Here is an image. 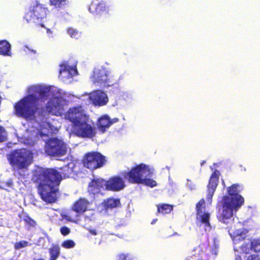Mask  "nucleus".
<instances>
[{
    "label": "nucleus",
    "mask_w": 260,
    "mask_h": 260,
    "mask_svg": "<svg viewBox=\"0 0 260 260\" xmlns=\"http://www.w3.org/2000/svg\"><path fill=\"white\" fill-rule=\"evenodd\" d=\"M60 170L38 167L33 171L32 180L37 185V191L41 199L47 204L57 201L62 180L69 178L73 173L72 168L68 166Z\"/></svg>",
    "instance_id": "1"
},
{
    "label": "nucleus",
    "mask_w": 260,
    "mask_h": 260,
    "mask_svg": "<svg viewBox=\"0 0 260 260\" xmlns=\"http://www.w3.org/2000/svg\"><path fill=\"white\" fill-rule=\"evenodd\" d=\"M238 184H233L227 188L228 196L222 197L217 212L218 220L223 223L227 224L228 220L231 219L234 214L244 204V199L239 194L240 190L238 189Z\"/></svg>",
    "instance_id": "2"
},
{
    "label": "nucleus",
    "mask_w": 260,
    "mask_h": 260,
    "mask_svg": "<svg viewBox=\"0 0 260 260\" xmlns=\"http://www.w3.org/2000/svg\"><path fill=\"white\" fill-rule=\"evenodd\" d=\"M65 117L72 124V132L82 138H92L96 134L95 127L89 123V117L81 106L70 108Z\"/></svg>",
    "instance_id": "3"
},
{
    "label": "nucleus",
    "mask_w": 260,
    "mask_h": 260,
    "mask_svg": "<svg viewBox=\"0 0 260 260\" xmlns=\"http://www.w3.org/2000/svg\"><path fill=\"white\" fill-rule=\"evenodd\" d=\"M38 98L32 94L21 99L14 105L15 114L26 120H36L44 115V108L37 104Z\"/></svg>",
    "instance_id": "4"
},
{
    "label": "nucleus",
    "mask_w": 260,
    "mask_h": 260,
    "mask_svg": "<svg viewBox=\"0 0 260 260\" xmlns=\"http://www.w3.org/2000/svg\"><path fill=\"white\" fill-rule=\"evenodd\" d=\"M121 176L131 184H143L150 187L157 186L155 180L150 177L153 174V170L144 164L136 165L128 171H123Z\"/></svg>",
    "instance_id": "5"
},
{
    "label": "nucleus",
    "mask_w": 260,
    "mask_h": 260,
    "mask_svg": "<svg viewBox=\"0 0 260 260\" xmlns=\"http://www.w3.org/2000/svg\"><path fill=\"white\" fill-rule=\"evenodd\" d=\"M8 160L12 168L17 170H26L33 161L31 151L20 148L13 150L7 156Z\"/></svg>",
    "instance_id": "6"
},
{
    "label": "nucleus",
    "mask_w": 260,
    "mask_h": 260,
    "mask_svg": "<svg viewBox=\"0 0 260 260\" xmlns=\"http://www.w3.org/2000/svg\"><path fill=\"white\" fill-rule=\"evenodd\" d=\"M94 84L102 88L113 86L117 83V80L106 68H95L90 77Z\"/></svg>",
    "instance_id": "7"
},
{
    "label": "nucleus",
    "mask_w": 260,
    "mask_h": 260,
    "mask_svg": "<svg viewBox=\"0 0 260 260\" xmlns=\"http://www.w3.org/2000/svg\"><path fill=\"white\" fill-rule=\"evenodd\" d=\"M47 8L38 2L30 8L29 10L26 12L24 18L28 23H35L37 26L44 27L42 20L46 17Z\"/></svg>",
    "instance_id": "8"
},
{
    "label": "nucleus",
    "mask_w": 260,
    "mask_h": 260,
    "mask_svg": "<svg viewBox=\"0 0 260 260\" xmlns=\"http://www.w3.org/2000/svg\"><path fill=\"white\" fill-rule=\"evenodd\" d=\"M107 160L106 156L98 151H91L85 153L82 159L83 166L90 170L104 167Z\"/></svg>",
    "instance_id": "9"
},
{
    "label": "nucleus",
    "mask_w": 260,
    "mask_h": 260,
    "mask_svg": "<svg viewBox=\"0 0 260 260\" xmlns=\"http://www.w3.org/2000/svg\"><path fill=\"white\" fill-rule=\"evenodd\" d=\"M67 144L57 138L50 139L46 144L45 152L49 156H62L67 154Z\"/></svg>",
    "instance_id": "10"
},
{
    "label": "nucleus",
    "mask_w": 260,
    "mask_h": 260,
    "mask_svg": "<svg viewBox=\"0 0 260 260\" xmlns=\"http://www.w3.org/2000/svg\"><path fill=\"white\" fill-rule=\"evenodd\" d=\"M62 101L61 96L51 98L45 106L47 112L53 115H61L63 111Z\"/></svg>",
    "instance_id": "11"
},
{
    "label": "nucleus",
    "mask_w": 260,
    "mask_h": 260,
    "mask_svg": "<svg viewBox=\"0 0 260 260\" xmlns=\"http://www.w3.org/2000/svg\"><path fill=\"white\" fill-rule=\"evenodd\" d=\"M106 190V180L102 178H93L91 180L87 187V191L93 196L92 202L95 200V196L101 194L104 196L102 190Z\"/></svg>",
    "instance_id": "12"
},
{
    "label": "nucleus",
    "mask_w": 260,
    "mask_h": 260,
    "mask_svg": "<svg viewBox=\"0 0 260 260\" xmlns=\"http://www.w3.org/2000/svg\"><path fill=\"white\" fill-rule=\"evenodd\" d=\"M89 12L97 18L106 19L109 16V9L106 4L103 2L98 4L92 2L89 7Z\"/></svg>",
    "instance_id": "13"
},
{
    "label": "nucleus",
    "mask_w": 260,
    "mask_h": 260,
    "mask_svg": "<svg viewBox=\"0 0 260 260\" xmlns=\"http://www.w3.org/2000/svg\"><path fill=\"white\" fill-rule=\"evenodd\" d=\"M219 175L220 173L219 171L215 170L210 176L207 185V199L208 201L211 200L214 192L216 189L218 184Z\"/></svg>",
    "instance_id": "14"
},
{
    "label": "nucleus",
    "mask_w": 260,
    "mask_h": 260,
    "mask_svg": "<svg viewBox=\"0 0 260 260\" xmlns=\"http://www.w3.org/2000/svg\"><path fill=\"white\" fill-rule=\"evenodd\" d=\"M106 190H107L118 191L125 187L122 178L117 176L110 177L108 180H106Z\"/></svg>",
    "instance_id": "15"
},
{
    "label": "nucleus",
    "mask_w": 260,
    "mask_h": 260,
    "mask_svg": "<svg viewBox=\"0 0 260 260\" xmlns=\"http://www.w3.org/2000/svg\"><path fill=\"white\" fill-rule=\"evenodd\" d=\"M120 200L118 198L110 197L105 199L101 203V212L107 213L113 209L120 207Z\"/></svg>",
    "instance_id": "16"
},
{
    "label": "nucleus",
    "mask_w": 260,
    "mask_h": 260,
    "mask_svg": "<svg viewBox=\"0 0 260 260\" xmlns=\"http://www.w3.org/2000/svg\"><path fill=\"white\" fill-rule=\"evenodd\" d=\"M241 252L245 254L250 253V251L260 252V238L253 239L248 243H244L240 247Z\"/></svg>",
    "instance_id": "17"
},
{
    "label": "nucleus",
    "mask_w": 260,
    "mask_h": 260,
    "mask_svg": "<svg viewBox=\"0 0 260 260\" xmlns=\"http://www.w3.org/2000/svg\"><path fill=\"white\" fill-rule=\"evenodd\" d=\"M91 99L93 103L96 106H102L105 105L108 98L107 94L101 90H96L92 94Z\"/></svg>",
    "instance_id": "18"
},
{
    "label": "nucleus",
    "mask_w": 260,
    "mask_h": 260,
    "mask_svg": "<svg viewBox=\"0 0 260 260\" xmlns=\"http://www.w3.org/2000/svg\"><path fill=\"white\" fill-rule=\"evenodd\" d=\"M90 202L84 198H79L73 204V209L76 212L81 214L87 210Z\"/></svg>",
    "instance_id": "19"
},
{
    "label": "nucleus",
    "mask_w": 260,
    "mask_h": 260,
    "mask_svg": "<svg viewBox=\"0 0 260 260\" xmlns=\"http://www.w3.org/2000/svg\"><path fill=\"white\" fill-rule=\"evenodd\" d=\"M96 126L101 133H105L111 126L110 117L107 115L101 116L96 121Z\"/></svg>",
    "instance_id": "20"
},
{
    "label": "nucleus",
    "mask_w": 260,
    "mask_h": 260,
    "mask_svg": "<svg viewBox=\"0 0 260 260\" xmlns=\"http://www.w3.org/2000/svg\"><path fill=\"white\" fill-rule=\"evenodd\" d=\"M48 252L50 254L49 260H56L60 253L59 246L57 244H52L49 248Z\"/></svg>",
    "instance_id": "21"
},
{
    "label": "nucleus",
    "mask_w": 260,
    "mask_h": 260,
    "mask_svg": "<svg viewBox=\"0 0 260 260\" xmlns=\"http://www.w3.org/2000/svg\"><path fill=\"white\" fill-rule=\"evenodd\" d=\"M157 207V213L162 214H169L173 209V206L169 204H158Z\"/></svg>",
    "instance_id": "22"
},
{
    "label": "nucleus",
    "mask_w": 260,
    "mask_h": 260,
    "mask_svg": "<svg viewBox=\"0 0 260 260\" xmlns=\"http://www.w3.org/2000/svg\"><path fill=\"white\" fill-rule=\"evenodd\" d=\"M11 46L6 40L0 41V54L8 55L10 54Z\"/></svg>",
    "instance_id": "23"
},
{
    "label": "nucleus",
    "mask_w": 260,
    "mask_h": 260,
    "mask_svg": "<svg viewBox=\"0 0 260 260\" xmlns=\"http://www.w3.org/2000/svg\"><path fill=\"white\" fill-rule=\"evenodd\" d=\"M34 91L38 94L41 98L46 99L48 96L50 89L46 87L39 86L35 87Z\"/></svg>",
    "instance_id": "24"
},
{
    "label": "nucleus",
    "mask_w": 260,
    "mask_h": 260,
    "mask_svg": "<svg viewBox=\"0 0 260 260\" xmlns=\"http://www.w3.org/2000/svg\"><path fill=\"white\" fill-rule=\"evenodd\" d=\"M199 216L200 221L201 222L204 223L206 226H210V224L209 222L210 214L208 212H204Z\"/></svg>",
    "instance_id": "25"
},
{
    "label": "nucleus",
    "mask_w": 260,
    "mask_h": 260,
    "mask_svg": "<svg viewBox=\"0 0 260 260\" xmlns=\"http://www.w3.org/2000/svg\"><path fill=\"white\" fill-rule=\"evenodd\" d=\"M205 208V202L204 199H201L196 204L197 215L203 213V210Z\"/></svg>",
    "instance_id": "26"
},
{
    "label": "nucleus",
    "mask_w": 260,
    "mask_h": 260,
    "mask_svg": "<svg viewBox=\"0 0 260 260\" xmlns=\"http://www.w3.org/2000/svg\"><path fill=\"white\" fill-rule=\"evenodd\" d=\"M60 69L59 70V75L61 76L63 73H67V77L69 78L72 77V75L70 73V69H71V67H69L68 65L64 64H61L60 65Z\"/></svg>",
    "instance_id": "27"
},
{
    "label": "nucleus",
    "mask_w": 260,
    "mask_h": 260,
    "mask_svg": "<svg viewBox=\"0 0 260 260\" xmlns=\"http://www.w3.org/2000/svg\"><path fill=\"white\" fill-rule=\"evenodd\" d=\"M66 1L67 0H49V3L51 6L59 8L66 4Z\"/></svg>",
    "instance_id": "28"
},
{
    "label": "nucleus",
    "mask_w": 260,
    "mask_h": 260,
    "mask_svg": "<svg viewBox=\"0 0 260 260\" xmlns=\"http://www.w3.org/2000/svg\"><path fill=\"white\" fill-rule=\"evenodd\" d=\"M133 257L128 253H120L117 255V260H133Z\"/></svg>",
    "instance_id": "29"
},
{
    "label": "nucleus",
    "mask_w": 260,
    "mask_h": 260,
    "mask_svg": "<svg viewBox=\"0 0 260 260\" xmlns=\"http://www.w3.org/2000/svg\"><path fill=\"white\" fill-rule=\"evenodd\" d=\"M23 220L29 226L34 227L36 225V221L28 215H25L23 216Z\"/></svg>",
    "instance_id": "30"
},
{
    "label": "nucleus",
    "mask_w": 260,
    "mask_h": 260,
    "mask_svg": "<svg viewBox=\"0 0 260 260\" xmlns=\"http://www.w3.org/2000/svg\"><path fill=\"white\" fill-rule=\"evenodd\" d=\"M75 242L71 239L64 240L61 244V246L66 249L72 248L75 246Z\"/></svg>",
    "instance_id": "31"
},
{
    "label": "nucleus",
    "mask_w": 260,
    "mask_h": 260,
    "mask_svg": "<svg viewBox=\"0 0 260 260\" xmlns=\"http://www.w3.org/2000/svg\"><path fill=\"white\" fill-rule=\"evenodd\" d=\"M246 237L245 234H243L242 233L239 235L234 236L233 238V242L235 244H237L241 241H243L245 239Z\"/></svg>",
    "instance_id": "32"
},
{
    "label": "nucleus",
    "mask_w": 260,
    "mask_h": 260,
    "mask_svg": "<svg viewBox=\"0 0 260 260\" xmlns=\"http://www.w3.org/2000/svg\"><path fill=\"white\" fill-rule=\"evenodd\" d=\"M28 242L26 241L22 240L18 242H16L14 244L15 249H20L22 248L28 246Z\"/></svg>",
    "instance_id": "33"
},
{
    "label": "nucleus",
    "mask_w": 260,
    "mask_h": 260,
    "mask_svg": "<svg viewBox=\"0 0 260 260\" xmlns=\"http://www.w3.org/2000/svg\"><path fill=\"white\" fill-rule=\"evenodd\" d=\"M7 140L6 131L3 126H0V142H3Z\"/></svg>",
    "instance_id": "34"
},
{
    "label": "nucleus",
    "mask_w": 260,
    "mask_h": 260,
    "mask_svg": "<svg viewBox=\"0 0 260 260\" xmlns=\"http://www.w3.org/2000/svg\"><path fill=\"white\" fill-rule=\"evenodd\" d=\"M60 232L63 236H65L68 235L71 233V230L66 226H63L60 228Z\"/></svg>",
    "instance_id": "35"
},
{
    "label": "nucleus",
    "mask_w": 260,
    "mask_h": 260,
    "mask_svg": "<svg viewBox=\"0 0 260 260\" xmlns=\"http://www.w3.org/2000/svg\"><path fill=\"white\" fill-rule=\"evenodd\" d=\"M68 34L72 38H76L78 36V31L72 28H69L67 29Z\"/></svg>",
    "instance_id": "36"
},
{
    "label": "nucleus",
    "mask_w": 260,
    "mask_h": 260,
    "mask_svg": "<svg viewBox=\"0 0 260 260\" xmlns=\"http://www.w3.org/2000/svg\"><path fill=\"white\" fill-rule=\"evenodd\" d=\"M246 260H260V255L256 253L250 254L246 257Z\"/></svg>",
    "instance_id": "37"
},
{
    "label": "nucleus",
    "mask_w": 260,
    "mask_h": 260,
    "mask_svg": "<svg viewBox=\"0 0 260 260\" xmlns=\"http://www.w3.org/2000/svg\"><path fill=\"white\" fill-rule=\"evenodd\" d=\"M88 231H89L90 234L92 235L95 236L98 234L97 231L94 229H88Z\"/></svg>",
    "instance_id": "38"
},
{
    "label": "nucleus",
    "mask_w": 260,
    "mask_h": 260,
    "mask_svg": "<svg viewBox=\"0 0 260 260\" xmlns=\"http://www.w3.org/2000/svg\"><path fill=\"white\" fill-rule=\"evenodd\" d=\"M110 121L111 126L113 123L117 122L119 121V119L118 118H114L112 119L110 118Z\"/></svg>",
    "instance_id": "39"
},
{
    "label": "nucleus",
    "mask_w": 260,
    "mask_h": 260,
    "mask_svg": "<svg viewBox=\"0 0 260 260\" xmlns=\"http://www.w3.org/2000/svg\"><path fill=\"white\" fill-rule=\"evenodd\" d=\"M7 185L11 187L13 185V182L11 180H9L7 182Z\"/></svg>",
    "instance_id": "40"
},
{
    "label": "nucleus",
    "mask_w": 260,
    "mask_h": 260,
    "mask_svg": "<svg viewBox=\"0 0 260 260\" xmlns=\"http://www.w3.org/2000/svg\"><path fill=\"white\" fill-rule=\"evenodd\" d=\"M185 260H197V258L190 256V257H187Z\"/></svg>",
    "instance_id": "41"
},
{
    "label": "nucleus",
    "mask_w": 260,
    "mask_h": 260,
    "mask_svg": "<svg viewBox=\"0 0 260 260\" xmlns=\"http://www.w3.org/2000/svg\"><path fill=\"white\" fill-rule=\"evenodd\" d=\"M157 221V219H154L151 221V224H154L156 221Z\"/></svg>",
    "instance_id": "42"
},
{
    "label": "nucleus",
    "mask_w": 260,
    "mask_h": 260,
    "mask_svg": "<svg viewBox=\"0 0 260 260\" xmlns=\"http://www.w3.org/2000/svg\"><path fill=\"white\" fill-rule=\"evenodd\" d=\"M205 162V161H203L202 162H201V165H203L204 164V163Z\"/></svg>",
    "instance_id": "43"
},
{
    "label": "nucleus",
    "mask_w": 260,
    "mask_h": 260,
    "mask_svg": "<svg viewBox=\"0 0 260 260\" xmlns=\"http://www.w3.org/2000/svg\"><path fill=\"white\" fill-rule=\"evenodd\" d=\"M236 260H242V259H241V258L240 257H239L238 258H237L236 259Z\"/></svg>",
    "instance_id": "44"
},
{
    "label": "nucleus",
    "mask_w": 260,
    "mask_h": 260,
    "mask_svg": "<svg viewBox=\"0 0 260 260\" xmlns=\"http://www.w3.org/2000/svg\"><path fill=\"white\" fill-rule=\"evenodd\" d=\"M222 184H223L224 186L225 185V183L223 180L222 181Z\"/></svg>",
    "instance_id": "45"
}]
</instances>
